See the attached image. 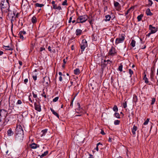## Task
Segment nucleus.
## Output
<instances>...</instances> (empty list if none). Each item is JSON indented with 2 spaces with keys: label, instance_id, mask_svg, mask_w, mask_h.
Segmentation results:
<instances>
[{
  "label": "nucleus",
  "instance_id": "4",
  "mask_svg": "<svg viewBox=\"0 0 158 158\" xmlns=\"http://www.w3.org/2000/svg\"><path fill=\"white\" fill-rule=\"evenodd\" d=\"M87 41L85 39L82 40V43L81 44V51L82 52L85 49V48L87 46Z\"/></svg>",
  "mask_w": 158,
  "mask_h": 158
},
{
  "label": "nucleus",
  "instance_id": "33",
  "mask_svg": "<svg viewBox=\"0 0 158 158\" xmlns=\"http://www.w3.org/2000/svg\"><path fill=\"white\" fill-rule=\"evenodd\" d=\"M120 123V121L118 120H115L114 121V124L115 125H117L119 124Z\"/></svg>",
  "mask_w": 158,
  "mask_h": 158
},
{
  "label": "nucleus",
  "instance_id": "22",
  "mask_svg": "<svg viewBox=\"0 0 158 158\" xmlns=\"http://www.w3.org/2000/svg\"><path fill=\"white\" fill-rule=\"evenodd\" d=\"M74 72V73L76 75H78L80 73V70L79 69H76Z\"/></svg>",
  "mask_w": 158,
  "mask_h": 158
},
{
  "label": "nucleus",
  "instance_id": "58",
  "mask_svg": "<svg viewBox=\"0 0 158 158\" xmlns=\"http://www.w3.org/2000/svg\"><path fill=\"white\" fill-rule=\"evenodd\" d=\"M28 80L27 79H24V82L26 84V83H27L28 82Z\"/></svg>",
  "mask_w": 158,
  "mask_h": 158
},
{
  "label": "nucleus",
  "instance_id": "63",
  "mask_svg": "<svg viewBox=\"0 0 158 158\" xmlns=\"http://www.w3.org/2000/svg\"><path fill=\"white\" fill-rule=\"evenodd\" d=\"M93 20H89V23H90V25H92V22H93Z\"/></svg>",
  "mask_w": 158,
  "mask_h": 158
},
{
  "label": "nucleus",
  "instance_id": "57",
  "mask_svg": "<svg viewBox=\"0 0 158 158\" xmlns=\"http://www.w3.org/2000/svg\"><path fill=\"white\" fill-rule=\"evenodd\" d=\"M72 17H70V18H69V23H71V22H72Z\"/></svg>",
  "mask_w": 158,
  "mask_h": 158
},
{
  "label": "nucleus",
  "instance_id": "45",
  "mask_svg": "<svg viewBox=\"0 0 158 158\" xmlns=\"http://www.w3.org/2000/svg\"><path fill=\"white\" fill-rule=\"evenodd\" d=\"M58 99L59 97H57L53 99V101L54 102H56L58 100Z\"/></svg>",
  "mask_w": 158,
  "mask_h": 158
},
{
  "label": "nucleus",
  "instance_id": "40",
  "mask_svg": "<svg viewBox=\"0 0 158 158\" xmlns=\"http://www.w3.org/2000/svg\"><path fill=\"white\" fill-rule=\"evenodd\" d=\"M102 144H101L100 143H98L97 144V146L95 149L97 150V151H98V146L99 145H102Z\"/></svg>",
  "mask_w": 158,
  "mask_h": 158
},
{
  "label": "nucleus",
  "instance_id": "27",
  "mask_svg": "<svg viewBox=\"0 0 158 158\" xmlns=\"http://www.w3.org/2000/svg\"><path fill=\"white\" fill-rule=\"evenodd\" d=\"M48 153V152L46 151L45 152L43 153L40 156L41 158H42L44 156H46Z\"/></svg>",
  "mask_w": 158,
  "mask_h": 158
},
{
  "label": "nucleus",
  "instance_id": "20",
  "mask_svg": "<svg viewBox=\"0 0 158 158\" xmlns=\"http://www.w3.org/2000/svg\"><path fill=\"white\" fill-rule=\"evenodd\" d=\"M31 21L33 23H35L37 22L36 17L35 16H33L31 19Z\"/></svg>",
  "mask_w": 158,
  "mask_h": 158
},
{
  "label": "nucleus",
  "instance_id": "64",
  "mask_svg": "<svg viewBox=\"0 0 158 158\" xmlns=\"http://www.w3.org/2000/svg\"><path fill=\"white\" fill-rule=\"evenodd\" d=\"M52 4L53 6L55 5V2L54 1H52Z\"/></svg>",
  "mask_w": 158,
  "mask_h": 158
},
{
  "label": "nucleus",
  "instance_id": "53",
  "mask_svg": "<svg viewBox=\"0 0 158 158\" xmlns=\"http://www.w3.org/2000/svg\"><path fill=\"white\" fill-rule=\"evenodd\" d=\"M53 6V8L54 9H56V8H57V5L55 4V5H54Z\"/></svg>",
  "mask_w": 158,
  "mask_h": 158
},
{
  "label": "nucleus",
  "instance_id": "25",
  "mask_svg": "<svg viewBox=\"0 0 158 158\" xmlns=\"http://www.w3.org/2000/svg\"><path fill=\"white\" fill-rule=\"evenodd\" d=\"M107 65V63H106L103 62L102 61H101V66L102 68H105Z\"/></svg>",
  "mask_w": 158,
  "mask_h": 158
},
{
  "label": "nucleus",
  "instance_id": "32",
  "mask_svg": "<svg viewBox=\"0 0 158 158\" xmlns=\"http://www.w3.org/2000/svg\"><path fill=\"white\" fill-rule=\"evenodd\" d=\"M113 110L115 112L117 111H118V108L117 106L116 105L114 106L113 108Z\"/></svg>",
  "mask_w": 158,
  "mask_h": 158
},
{
  "label": "nucleus",
  "instance_id": "24",
  "mask_svg": "<svg viewBox=\"0 0 158 158\" xmlns=\"http://www.w3.org/2000/svg\"><path fill=\"white\" fill-rule=\"evenodd\" d=\"M135 41L134 40H131L130 45H131V46L132 47H134L135 46Z\"/></svg>",
  "mask_w": 158,
  "mask_h": 158
},
{
  "label": "nucleus",
  "instance_id": "59",
  "mask_svg": "<svg viewBox=\"0 0 158 158\" xmlns=\"http://www.w3.org/2000/svg\"><path fill=\"white\" fill-rule=\"evenodd\" d=\"M48 49L49 51H50V52L52 50H51V47L50 46H48Z\"/></svg>",
  "mask_w": 158,
  "mask_h": 158
},
{
  "label": "nucleus",
  "instance_id": "48",
  "mask_svg": "<svg viewBox=\"0 0 158 158\" xmlns=\"http://www.w3.org/2000/svg\"><path fill=\"white\" fill-rule=\"evenodd\" d=\"M22 103V101L20 100H19L17 101L16 104H21Z\"/></svg>",
  "mask_w": 158,
  "mask_h": 158
},
{
  "label": "nucleus",
  "instance_id": "29",
  "mask_svg": "<svg viewBox=\"0 0 158 158\" xmlns=\"http://www.w3.org/2000/svg\"><path fill=\"white\" fill-rule=\"evenodd\" d=\"M143 16V15L142 14H141L140 15L138 16L137 19L138 21H139L141 20L142 17Z\"/></svg>",
  "mask_w": 158,
  "mask_h": 158
},
{
  "label": "nucleus",
  "instance_id": "56",
  "mask_svg": "<svg viewBox=\"0 0 158 158\" xmlns=\"http://www.w3.org/2000/svg\"><path fill=\"white\" fill-rule=\"evenodd\" d=\"M101 134H102L103 135H105V133L104 132V131L103 130H101Z\"/></svg>",
  "mask_w": 158,
  "mask_h": 158
},
{
  "label": "nucleus",
  "instance_id": "52",
  "mask_svg": "<svg viewBox=\"0 0 158 158\" xmlns=\"http://www.w3.org/2000/svg\"><path fill=\"white\" fill-rule=\"evenodd\" d=\"M59 74L60 76H62L63 77H64L65 76V75L64 74H62V73L61 72H59Z\"/></svg>",
  "mask_w": 158,
  "mask_h": 158
},
{
  "label": "nucleus",
  "instance_id": "3",
  "mask_svg": "<svg viewBox=\"0 0 158 158\" xmlns=\"http://www.w3.org/2000/svg\"><path fill=\"white\" fill-rule=\"evenodd\" d=\"M88 19V16L86 15L79 16L77 19L75 24L77 23H84Z\"/></svg>",
  "mask_w": 158,
  "mask_h": 158
},
{
  "label": "nucleus",
  "instance_id": "15",
  "mask_svg": "<svg viewBox=\"0 0 158 158\" xmlns=\"http://www.w3.org/2000/svg\"><path fill=\"white\" fill-rule=\"evenodd\" d=\"M82 32V31L80 29H77L76 31V35H80Z\"/></svg>",
  "mask_w": 158,
  "mask_h": 158
},
{
  "label": "nucleus",
  "instance_id": "37",
  "mask_svg": "<svg viewBox=\"0 0 158 158\" xmlns=\"http://www.w3.org/2000/svg\"><path fill=\"white\" fill-rule=\"evenodd\" d=\"M129 73L130 74V77H131L133 73V72L131 69H129Z\"/></svg>",
  "mask_w": 158,
  "mask_h": 158
},
{
  "label": "nucleus",
  "instance_id": "55",
  "mask_svg": "<svg viewBox=\"0 0 158 158\" xmlns=\"http://www.w3.org/2000/svg\"><path fill=\"white\" fill-rule=\"evenodd\" d=\"M56 9H57L59 10H61V8L60 6H57V8Z\"/></svg>",
  "mask_w": 158,
  "mask_h": 158
},
{
  "label": "nucleus",
  "instance_id": "34",
  "mask_svg": "<svg viewBox=\"0 0 158 158\" xmlns=\"http://www.w3.org/2000/svg\"><path fill=\"white\" fill-rule=\"evenodd\" d=\"M149 121V118H148L143 123V124L144 125H147Z\"/></svg>",
  "mask_w": 158,
  "mask_h": 158
},
{
  "label": "nucleus",
  "instance_id": "19",
  "mask_svg": "<svg viewBox=\"0 0 158 158\" xmlns=\"http://www.w3.org/2000/svg\"><path fill=\"white\" fill-rule=\"evenodd\" d=\"M143 79L144 80V82L146 83H148L149 82L148 79L146 77V75L145 74V72H144V77L143 78Z\"/></svg>",
  "mask_w": 158,
  "mask_h": 158
},
{
  "label": "nucleus",
  "instance_id": "17",
  "mask_svg": "<svg viewBox=\"0 0 158 158\" xmlns=\"http://www.w3.org/2000/svg\"><path fill=\"white\" fill-rule=\"evenodd\" d=\"M134 6H132L130 7L129 9L125 13V15H127L130 12L131 10L132 11L134 9Z\"/></svg>",
  "mask_w": 158,
  "mask_h": 158
},
{
  "label": "nucleus",
  "instance_id": "5",
  "mask_svg": "<svg viewBox=\"0 0 158 158\" xmlns=\"http://www.w3.org/2000/svg\"><path fill=\"white\" fill-rule=\"evenodd\" d=\"M125 40V37L124 36L121 34V35L119 37V38H117L116 39L115 44H117L123 42Z\"/></svg>",
  "mask_w": 158,
  "mask_h": 158
},
{
  "label": "nucleus",
  "instance_id": "6",
  "mask_svg": "<svg viewBox=\"0 0 158 158\" xmlns=\"http://www.w3.org/2000/svg\"><path fill=\"white\" fill-rule=\"evenodd\" d=\"M108 53L109 55L113 56L116 55L117 52L115 48L113 47H112Z\"/></svg>",
  "mask_w": 158,
  "mask_h": 158
},
{
  "label": "nucleus",
  "instance_id": "50",
  "mask_svg": "<svg viewBox=\"0 0 158 158\" xmlns=\"http://www.w3.org/2000/svg\"><path fill=\"white\" fill-rule=\"evenodd\" d=\"M32 94H33V97L34 98H36L37 97V94H35L33 92H32Z\"/></svg>",
  "mask_w": 158,
  "mask_h": 158
},
{
  "label": "nucleus",
  "instance_id": "62",
  "mask_svg": "<svg viewBox=\"0 0 158 158\" xmlns=\"http://www.w3.org/2000/svg\"><path fill=\"white\" fill-rule=\"evenodd\" d=\"M63 62L64 64H65L66 63V61L65 60V59H64L63 60Z\"/></svg>",
  "mask_w": 158,
  "mask_h": 158
},
{
  "label": "nucleus",
  "instance_id": "35",
  "mask_svg": "<svg viewBox=\"0 0 158 158\" xmlns=\"http://www.w3.org/2000/svg\"><path fill=\"white\" fill-rule=\"evenodd\" d=\"M123 106L124 108H125L127 107V101L124 102L123 103Z\"/></svg>",
  "mask_w": 158,
  "mask_h": 158
},
{
  "label": "nucleus",
  "instance_id": "54",
  "mask_svg": "<svg viewBox=\"0 0 158 158\" xmlns=\"http://www.w3.org/2000/svg\"><path fill=\"white\" fill-rule=\"evenodd\" d=\"M62 76H60V77H59V80L60 81H61L62 80Z\"/></svg>",
  "mask_w": 158,
  "mask_h": 158
},
{
  "label": "nucleus",
  "instance_id": "41",
  "mask_svg": "<svg viewBox=\"0 0 158 158\" xmlns=\"http://www.w3.org/2000/svg\"><path fill=\"white\" fill-rule=\"evenodd\" d=\"M62 5L63 6L67 5V0H64V1L62 3Z\"/></svg>",
  "mask_w": 158,
  "mask_h": 158
},
{
  "label": "nucleus",
  "instance_id": "61",
  "mask_svg": "<svg viewBox=\"0 0 158 158\" xmlns=\"http://www.w3.org/2000/svg\"><path fill=\"white\" fill-rule=\"evenodd\" d=\"M19 65L21 66L22 65V62L21 61H19Z\"/></svg>",
  "mask_w": 158,
  "mask_h": 158
},
{
  "label": "nucleus",
  "instance_id": "42",
  "mask_svg": "<svg viewBox=\"0 0 158 158\" xmlns=\"http://www.w3.org/2000/svg\"><path fill=\"white\" fill-rule=\"evenodd\" d=\"M31 97H32V96L31 95H30L29 96V97H28V99L29 100V101H30V102H31V103H33V101L34 100V99H33V100H32L31 98Z\"/></svg>",
  "mask_w": 158,
  "mask_h": 158
},
{
  "label": "nucleus",
  "instance_id": "1",
  "mask_svg": "<svg viewBox=\"0 0 158 158\" xmlns=\"http://www.w3.org/2000/svg\"><path fill=\"white\" fill-rule=\"evenodd\" d=\"M6 2H5L4 1H2L0 4V7L1 8V11L2 14L4 13H7V19H10V16L9 12L10 11L9 9V3L8 2V0H6Z\"/></svg>",
  "mask_w": 158,
  "mask_h": 158
},
{
  "label": "nucleus",
  "instance_id": "39",
  "mask_svg": "<svg viewBox=\"0 0 158 158\" xmlns=\"http://www.w3.org/2000/svg\"><path fill=\"white\" fill-rule=\"evenodd\" d=\"M156 101V99L155 98H152V102L151 103V105H153Z\"/></svg>",
  "mask_w": 158,
  "mask_h": 158
},
{
  "label": "nucleus",
  "instance_id": "36",
  "mask_svg": "<svg viewBox=\"0 0 158 158\" xmlns=\"http://www.w3.org/2000/svg\"><path fill=\"white\" fill-rule=\"evenodd\" d=\"M13 17H14V16H12V17H11L12 18H11V30L12 31L13 27Z\"/></svg>",
  "mask_w": 158,
  "mask_h": 158
},
{
  "label": "nucleus",
  "instance_id": "21",
  "mask_svg": "<svg viewBox=\"0 0 158 158\" xmlns=\"http://www.w3.org/2000/svg\"><path fill=\"white\" fill-rule=\"evenodd\" d=\"M106 19L105 20V21H109L111 18V16L109 15H107L105 16Z\"/></svg>",
  "mask_w": 158,
  "mask_h": 158
},
{
  "label": "nucleus",
  "instance_id": "9",
  "mask_svg": "<svg viewBox=\"0 0 158 158\" xmlns=\"http://www.w3.org/2000/svg\"><path fill=\"white\" fill-rule=\"evenodd\" d=\"M26 34V32L24 31H21L19 32L18 35L19 36L20 39H22L23 40L24 38L23 35Z\"/></svg>",
  "mask_w": 158,
  "mask_h": 158
},
{
  "label": "nucleus",
  "instance_id": "30",
  "mask_svg": "<svg viewBox=\"0 0 158 158\" xmlns=\"http://www.w3.org/2000/svg\"><path fill=\"white\" fill-rule=\"evenodd\" d=\"M123 65L122 64H120V65L118 68V70L120 72H122L123 70Z\"/></svg>",
  "mask_w": 158,
  "mask_h": 158
},
{
  "label": "nucleus",
  "instance_id": "43",
  "mask_svg": "<svg viewBox=\"0 0 158 158\" xmlns=\"http://www.w3.org/2000/svg\"><path fill=\"white\" fill-rule=\"evenodd\" d=\"M119 5V3L117 2H114V5L115 7L118 6Z\"/></svg>",
  "mask_w": 158,
  "mask_h": 158
},
{
  "label": "nucleus",
  "instance_id": "14",
  "mask_svg": "<svg viewBox=\"0 0 158 158\" xmlns=\"http://www.w3.org/2000/svg\"><path fill=\"white\" fill-rule=\"evenodd\" d=\"M155 71V68L152 67L151 69V73L150 77L151 78H152L154 76V72Z\"/></svg>",
  "mask_w": 158,
  "mask_h": 158
},
{
  "label": "nucleus",
  "instance_id": "11",
  "mask_svg": "<svg viewBox=\"0 0 158 158\" xmlns=\"http://www.w3.org/2000/svg\"><path fill=\"white\" fill-rule=\"evenodd\" d=\"M137 127L135 125H134L132 129V134L135 136V135L136 134Z\"/></svg>",
  "mask_w": 158,
  "mask_h": 158
},
{
  "label": "nucleus",
  "instance_id": "49",
  "mask_svg": "<svg viewBox=\"0 0 158 158\" xmlns=\"http://www.w3.org/2000/svg\"><path fill=\"white\" fill-rule=\"evenodd\" d=\"M45 50V48H44L41 47L40 49V52H41L43 50Z\"/></svg>",
  "mask_w": 158,
  "mask_h": 158
},
{
  "label": "nucleus",
  "instance_id": "23",
  "mask_svg": "<svg viewBox=\"0 0 158 158\" xmlns=\"http://www.w3.org/2000/svg\"><path fill=\"white\" fill-rule=\"evenodd\" d=\"M3 48H5V49L6 50H13V48H10L9 46H4V47H3Z\"/></svg>",
  "mask_w": 158,
  "mask_h": 158
},
{
  "label": "nucleus",
  "instance_id": "18",
  "mask_svg": "<svg viewBox=\"0 0 158 158\" xmlns=\"http://www.w3.org/2000/svg\"><path fill=\"white\" fill-rule=\"evenodd\" d=\"M146 13L147 15L152 16L153 15V14L151 12L149 8L147 9L146 10Z\"/></svg>",
  "mask_w": 158,
  "mask_h": 158
},
{
  "label": "nucleus",
  "instance_id": "38",
  "mask_svg": "<svg viewBox=\"0 0 158 158\" xmlns=\"http://www.w3.org/2000/svg\"><path fill=\"white\" fill-rule=\"evenodd\" d=\"M114 115L115 117L117 118H119L120 115L118 113H115L114 114Z\"/></svg>",
  "mask_w": 158,
  "mask_h": 158
},
{
  "label": "nucleus",
  "instance_id": "26",
  "mask_svg": "<svg viewBox=\"0 0 158 158\" xmlns=\"http://www.w3.org/2000/svg\"><path fill=\"white\" fill-rule=\"evenodd\" d=\"M47 131H48L47 129H45L42 130L41 131V132L42 133V134L41 135V136L44 135H45V134L47 133Z\"/></svg>",
  "mask_w": 158,
  "mask_h": 158
},
{
  "label": "nucleus",
  "instance_id": "12",
  "mask_svg": "<svg viewBox=\"0 0 158 158\" xmlns=\"http://www.w3.org/2000/svg\"><path fill=\"white\" fill-rule=\"evenodd\" d=\"M30 146L32 149H36L37 148H39V145H38L35 143H33L31 144H30Z\"/></svg>",
  "mask_w": 158,
  "mask_h": 158
},
{
  "label": "nucleus",
  "instance_id": "7",
  "mask_svg": "<svg viewBox=\"0 0 158 158\" xmlns=\"http://www.w3.org/2000/svg\"><path fill=\"white\" fill-rule=\"evenodd\" d=\"M149 29L151 31V33L153 34L155 33L157 31L158 28L155 27H153L152 25H149Z\"/></svg>",
  "mask_w": 158,
  "mask_h": 158
},
{
  "label": "nucleus",
  "instance_id": "60",
  "mask_svg": "<svg viewBox=\"0 0 158 158\" xmlns=\"http://www.w3.org/2000/svg\"><path fill=\"white\" fill-rule=\"evenodd\" d=\"M2 116L1 113V112H0V123L2 121Z\"/></svg>",
  "mask_w": 158,
  "mask_h": 158
},
{
  "label": "nucleus",
  "instance_id": "51",
  "mask_svg": "<svg viewBox=\"0 0 158 158\" xmlns=\"http://www.w3.org/2000/svg\"><path fill=\"white\" fill-rule=\"evenodd\" d=\"M74 99V98H73V99H72V101H71V103L70 104V106H72V107H73V100Z\"/></svg>",
  "mask_w": 158,
  "mask_h": 158
},
{
  "label": "nucleus",
  "instance_id": "28",
  "mask_svg": "<svg viewBox=\"0 0 158 158\" xmlns=\"http://www.w3.org/2000/svg\"><path fill=\"white\" fill-rule=\"evenodd\" d=\"M133 101L135 102H136L138 101L137 97L135 95H133Z\"/></svg>",
  "mask_w": 158,
  "mask_h": 158
},
{
  "label": "nucleus",
  "instance_id": "16",
  "mask_svg": "<svg viewBox=\"0 0 158 158\" xmlns=\"http://www.w3.org/2000/svg\"><path fill=\"white\" fill-rule=\"evenodd\" d=\"M50 110L52 112L53 114H54L58 118H59V115L54 110H53L51 108Z\"/></svg>",
  "mask_w": 158,
  "mask_h": 158
},
{
  "label": "nucleus",
  "instance_id": "13",
  "mask_svg": "<svg viewBox=\"0 0 158 158\" xmlns=\"http://www.w3.org/2000/svg\"><path fill=\"white\" fill-rule=\"evenodd\" d=\"M7 134L8 136H10L13 135L14 132L12 131L11 128H10L7 131Z\"/></svg>",
  "mask_w": 158,
  "mask_h": 158
},
{
  "label": "nucleus",
  "instance_id": "44",
  "mask_svg": "<svg viewBox=\"0 0 158 158\" xmlns=\"http://www.w3.org/2000/svg\"><path fill=\"white\" fill-rule=\"evenodd\" d=\"M148 1L149 2L148 5L151 6L153 4V2L152 1V0H148Z\"/></svg>",
  "mask_w": 158,
  "mask_h": 158
},
{
  "label": "nucleus",
  "instance_id": "2",
  "mask_svg": "<svg viewBox=\"0 0 158 158\" xmlns=\"http://www.w3.org/2000/svg\"><path fill=\"white\" fill-rule=\"evenodd\" d=\"M16 138H23L24 133L22 127L20 124H17L15 132Z\"/></svg>",
  "mask_w": 158,
  "mask_h": 158
},
{
  "label": "nucleus",
  "instance_id": "10",
  "mask_svg": "<svg viewBox=\"0 0 158 158\" xmlns=\"http://www.w3.org/2000/svg\"><path fill=\"white\" fill-rule=\"evenodd\" d=\"M50 81L49 77L47 76H45L44 78V81H43V83L44 84H46L48 85V82Z\"/></svg>",
  "mask_w": 158,
  "mask_h": 158
},
{
  "label": "nucleus",
  "instance_id": "31",
  "mask_svg": "<svg viewBox=\"0 0 158 158\" xmlns=\"http://www.w3.org/2000/svg\"><path fill=\"white\" fill-rule=\"evenodd\" d=\"M44 5L43 4H40L38 3H36L35 4V6L36 7H42L43 6H44Z\"/></svg>",
  "mask_w": 158,
  "mask_h": 158
},
{
  "label": "nucleus",
  "instance_id": "47",
  "mask_svg": "<svg viewBox=\"0 0 158 158\" xmlns=\"http://www.w3.org/2000/svg\"><path fill=\"white\" fill-rule=\"evenodd\" d=\"M32 77H33V80L35 81L37 79V76L35 75V76H32Z\"/></svg>",
  "mask_w": 158,
  "mask_h": 158
},
{
  "label": "nucleus",
  "instance_id": "46",
  "mask_svg": "<svg viewBox=\"0 0 158 158\" xmlns=\"http://www.w3.org/2000/svg\"><path fill=\"white\" fill-rule=\"evenodd\" d=\"M41 95L45 98H47L46 95L44 92Z\"/></svg>",
  "mask_w": 158,
  "mask_h": 158
},
{
  "label": "nucleus",
  "instance_id": "8",
  "mask_svg": "<svg viewBox=\"0 0 158 158\" xmlns=\"http://www.w3.org/2000/svg\"><path fill=\"white\" fill-rule=\"evenodd\" d=\"M34 106L35 109L36 110L39 112L41 111V106H40V102H38V103L35 102Z\"/></svg>",
  "mask_w": 158,
  "mask_h": 158
}]
</instances>
